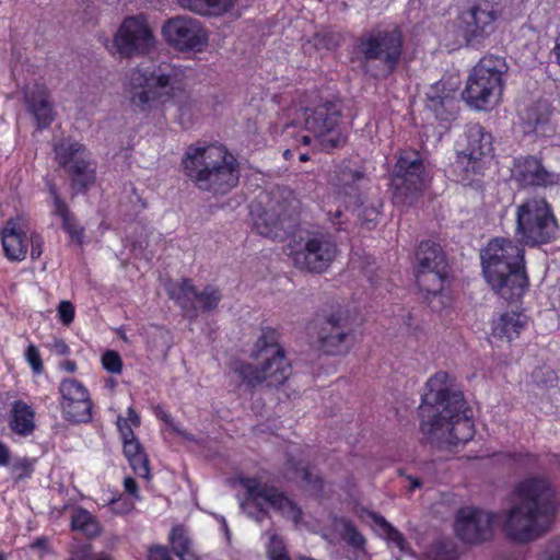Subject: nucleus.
<instances>
[{
  "label": "nucleus",
  "instance_id": "obj_1",
  "mask_svg": "<svg viewBox=\"0 0 560 560\" xmlns=\"http://www.w3.org/2000/svg\"><path fill=\"white\" fill-rule=\"evenodd\" d=\"M420 406V431L438 448H451L470 441L475 434L467 404L460 392L452 389L448 373L439 371L425 386Z\"/></svg>",
  "mask_w": 560,
  "mask_h": 560
},
{
  "label": "nucleus",
  "instance_id": "obj_2",
  "mask_svg": "<svg viewBox=\"0 0 560 560\" xmlns=\"http://www.w3.org/2000/svg\"><path fill=\"white\" fill-rule=\"evenodd\" d=\"M515 502L501 513L500 526L517 542H528L545 535L553 522L556 493L545 477H527L514 487Z\"/></svg>",
  "mask_w": 560,
  "mask_h": 560
},
{
  "label": "nucleus",
  "instance_id": "obj_3",
  "mask_svg": "<svg viewBox=\"0 0 560 560\" xmlns=\"http://www.w3.org/2000/svg\"><path fill=\"white\" fill-rule=\"evenodd\" d=\"M182 164L187 178L202 191L224 195L240 179L236 159L221 144H191L186 149Z\"/></svg>",
  "mask_w": 560,
  "mask_h": 560
},
{
  "label": "nucleus",
  "instance_id": "obj_4",
  "mask_svg": "<svg viewBox=\"0 0 560 560\" xmlns=\"http://www.w3.org/2000/svg\"><path fill=\"white\" fill-rule=\"evenodd\" d=\"M480 256L491 288L506 301L521 299L528 287L524 248L508 238H493Z\"/></svg>",
  "mask_w": 560,
  "mask_h": 560
},
{
  "label": "nucleus",
  "instance_id": "obj_5",
  "mask_svg": "<svg viewBox=\"0 0 560 560\" xmlns=\"http://www.w3.org/2000/svg\"><path fill=\"white\" fill-rule=\"evenodd\" d=\"M292 364L280 343V334L261 327L254 334L247 360V387L278 389L290 378Z\"/></svg>",
  "mask_w": 560,
  "mask_h": 560
},
{
  "label": "nucleus",
  "instance_id": "obj_6",
  "mask_svg": "<svg viewBox=\"0 0 560 560\" xmlns=\"http://www.w3.org/2000/svg\"><path fill=\"white\" fill-rule=\"evenodd\" d=\"M301 210V201L288 187L261 190L250 205L254 229L264 236L279 238Z\"/></svg>",
  "mask_w": 560,
  "mask_h": 560
},
{
  "label": "nucleus",
  "instance_id": "obj_7",
  "mask_svg": "<svg viewBox=\"0 0 560 560\" xmlns=\"http://www.w3.org/2000/svg\"><path fill=\"white\" fill-rule=\"evenodd\" d=\"M124 86L126 98L140 113L158 109L174 96L171 75L140 67L128 72Z\"/></svg>",
  "mask_w": 560,
  "mask_h": 560
},
{
  "label": "nucleus",
  "instance_id": "obj_8",
  "mask_svg": "<svg viewBox=\"0 0 560 560\" xmlns=\"http://www.w3.org/2000/svg\"><path fill=\"white\" fill-rule=\"evenodd\" d=\"M508 65L503 57L486 56L474 67L463 92L465 101L482 110L495 105L503 90V74Z\"/></svg>",
  "mask_w": 560,
  "mask_h": 560
},
{
  "label": "nucleus",
  "instance_id": "obj_9",
  "mask_svg": "<svg viewBox=\"0 0 560 560\" xmlns=\"http://www.w3.org/2000/svg\"><path fill=\"white\" fill-rule=\"evenodd\" d=\"M558 224L549 203L544 198H529L517 206V240L527 245L548 243L556 237Z\"/></svg>",
  "mask_w": 560,
  "mask_h": 560
},
{
  "label": "nucleus",
  "instance_id": "obj_10",
  "mask_svg": "<svg viewBox=\"0 0 560 560\" xmlns=\"http://www.w3.org/2000/svg\"><path fill=\"white\" fill-rule=\"evenodd\" d=\"M302 117L305 131L313 135L315 145L320 150L329 152L346 144L348 137L338 104L325 102L314 108H304Z\"/></svg>",
  "mask_w": 560,
  "mask_h": 560
},
{
  "label": "nucleus",
  "instance_id": "obj_11",
  "mask_svg": "<svg viewBox=\"0 0 560 560\" xmlns=\"http://www.w3.org/2000/svg\"><path fill=\"white\" fill-rule=\"evenodd\" d=\"M290 248L289 256L294 267L313 273L326 271L338 254L332 235L325 232L307 233Z\"/></svg>",
  "mask_w": 560,
  "mask_h": 560
},
{
  "label": "nucleus",
  "instance_id": "obj_12",
  "mask_svg": "<svg viewBox=\"0 0 560 560\" xmlns=\"http://www.w3.org/2000/svg\"><path fill=\"white\" fill-rule=\"evenodd\" d=\"M427 174L418 151L400 152L392 174L393 198L398 205L409 202L425 186Z\"/></svg>",
  "mask_w": 560,
  "mask_h": 560
},
{
  "label": "nucleus",
  "instance_id": "obj_13",
  "mask_svg": "<svg viewBox=\"0 0 560 560\" xmlns=\"http://www.w3.org/2000/svg\"><path fill=\"white\" fill-rule=\"evenodd\" d=\"M55 159L71 177V186L84 190L95 180V172L85 147L71 139L55 144Z\"/></svg>",
  "mask_w": 560,
  "mask_h": 560
},
{
  "label": "nucleus",
  "instance_id": "obj_14",
  "mask_svg": "<svg viewBox=\"0 0 560 560\" xmlns=\"http://www.w3.org/2000/svg\"><path fill=\"white\" fill-rule=\"evenodd\" d=\"M500 514L476 506L460 508L454 521V530L458 539L466 544H480L493 535V524H500Z\"/></svg>",
  "mask_w": 560,
  "mask_h": 560
},
{
  "label": "nucleus",
  "instance_id": "obj_15",
  "mask_svg": "<svg viewBox=\"0 0 560 560\" xmlns=\"http://www.w3.org/2000/svg\"><path fill=\"white\" fill-rule=\"evenodd\" d=\"M359 50L368 61L381 60L385 72L390 74L402 52L401 35L396 30L372 32L360 39Z\"/></svg>",
  "mask_w": 560,
  "mask_h": 560
},
{
  "label": "nucleus",
  "instance_id": "obj_16",
  "mask_svg": "<svg viewBox=\"0 0 560 560\" xmlns=\"http://www.w3.org/2000/svg\"><path fill=\"white\" fill-rule=\"evenodd\" d=\"M154 43L152 30L141 15L127 18L114 37L117 51L125 58L148 54Z\"/></svg>",
  "mask_w": 560,
  "mask_h": 560
},
{
  "label": "nucleus",
  "instance_id": "obj_17",
  "mask_svg": "<svg viewBox=\"0 0 560 560\" xmlns=\"http://www.w3.org/2000/svg\"><path fill=\"white\" fill-rule=\"evenodd\" d=\"M315 328L316 345L323 352L337 355L349 350L353 329L346 314H330L320 319Z\"/></svg>",
  "mask_w": 560,
  "mask_h": 560
},
{
  "label": "nucleus",
  "instance_id": "obj_18",
  "mask_svg": "<svg viewBox=\"0 0 560 560\" xmlns=\"http://www.w3.org/2000/svg\"><path fill=\"white\" fill-rule=\"evenodd\" d=\"M501 13L502 7L498 0H474L460 15L466 40L470 43L491 34Z\"/></svg>",
  "mask_w": 560,
  "mask_h": 560
},
{
  "label": "nucleus",
  "instance_id": "obj_19",
  "mask_svg": "<svg viewBox=\"0 0 560 560\" xmlns=\"http://www.w3.org/2000/svg\"><path fill=\"white\" fill-rule=\"evenodd\" d=\"M162 34L171 46L180 51L200 50L208 43L201 23L186 15L168 19L162 27Z\"/></svg>",
  "mask_w": 560,
  "mask_h": 560
},
{
  "label": "nucleus",
  "instance_id": "obj_20",
  "mask_svg": "<svg viewBox=\"0 0 560 560\" xmlns=\"http://www.w3.org/2000/svg\"><path fill=\"white\" fill-rule=\"evenodd\" d=\"M247 510L255 505L260 512H265L268 508H272L282 513L285 517L298 523L302 512L300 508L289 498L279 493L275 488L261 485L255 479L247 478Z\"/></svg>",
  "mask_w": 560,
  "mask_h": 560
},
{
  "label": "nucleus",
  "instance_id": "obj_21",
  "mask_svg": "<svg viewBox=\"0 0 560 560\" xmlns=\"http://www.w3.org/2000/svg\"><path fill=\"white\" fill-rule=\"evenodd\" d=\"M512 174L522 186L549 187L560 183V165L544 164L535 156L516 160Z\"/></svg>",
  "mask_w": 560,
  "mask_h": 560
},
{
  "label": "nucleus",
  "instance_id": "obj_22",
  "mask_svg": "<svg viewBox=\"0 0 560 560\" xmlns=\"http://www.w3.org/2000/svg\"><path fill=\"white\" fill-rule=\"evenodd\" d=\"M171 296L189 316H195L198 308L205 312L217 308L221 300V293L217 288L207 285L202 291H198L188 279H184Z\"/></svg>",
  "mask_w": 560,
  "mask_h": 560
},
{
  "label": "nucleus",
  "instance_id": "obj_23",
  "mask_svg": "<svg viewBox=\"0 0 560 560\" xmlns=\"http://www.w3.org/2000/svg\"><path fill=\"white\" fill-rule=\"evenodd\" d=\"M5 257L11 261L25 259L28 248L27 224L22 218H10L0 231Z\"/></svg>",
  "mask_w": 560,
  "mask_h": 560
},
{
  "label": "nucleus",
  "instance_id": "obj_24",
  "mask_svg": "<svg viewBox=\"0 0 560 560\" xmlns=\"http://www.w3.org/2000/svg\"><path fill=\"white\" fill-rule=\"evenodd\" d=\"M552 108L547 101H538L528 106L522 115V129L524 133L537 137H550L555 132L551 121Z\"/></svg>",
  "mask_w": 560,
  "mask_h": 560
},
{
  "label": "nucleus",
  "instance_id": "obj_25",
  "mask_svg": "<svg viewBox=\"0 0 560 560\" xmlns=\"http://www.w3.org/2000/svg\"><path fill=\"white\" fill-rule=\"evenodd\" d=\"M24 98L27 110L34 116L37 127L47 128L55 118L48 90L44 85L35 84L26 90Z\"/></svg>",
  "mask_w": 560,
  "mask_h": 560
},
{
  "label": "nucleus",
  "instance_id": "obj_26",
  "mask_svg": "<svg viewBox=\"0 0 560 560\" xmlns=\"http://www.w3.org/2000/svg\"><path fill=\"white\" fill-rule=\"evenodd\" d=\"M458 145L460 154L469 161H478L491 151V136L480 125L474 124L467 127Z\"/></svg>",
  "mask_w": 560,
  "mask_h": 560
},
{
  "label": "nucleus",
  "instance_id": "obj_27",
  "mask_svg": "<svg viewBox=\"0 0 560 560\" xmlns=\"http://www.w3.org/2000/svg\"><path fill=\"white\" fill-rule=\"evenodd\" d=\"M527 325V317L517 312H506L492 323V336L499 340L511 342L520 337Z\"/></svg>",
  "mask_w": 560,
  "mask_h": 560
},
{
  "label": "nucleus",
  "instance_id": "obj_28",
  "mask_svg": "<svg viewBox=\"0 0 560 560\" xmlns=\"http://www.w3.org/2000/svg\"><path fill=\"white\" fill-rule=\"evenodd\" d=\"M443 84L432 85L427 93V107L434 113L436 118L447 120L456 110L454 94L445 92Z\"/></svg>",
  "mask_w": 560,
  "mask_h": 560
},
{
  "label": "nucleus",
  "instance_id": "obj_29",
  "mask_svg": "<svg viewBox=\"0 0 560 560\" xmlns=\"http://www.w3.org/2000/svg\"><path fill=\"white\" fill-rule=\"evenodd\" d=\"M417 271L446 270L447 262L442 247L431 241L422 242L416 254Z\"/></svg>",
  "mask_w": 560,
  "mask_h": 560
},
{
  "label": "nucleus",
  "instance_id": "obj_30",
  "mask_svg": "<svg viewBox=\"0 0 560 560\" xmlns=\"http://www.w3.org/2000/svg\"><path fill=\"white\" fill-rule=\"evenodd\" d=\"M178 5L201 16H220L232 9L234 0H176Z\"/></svg>",
  "mask_w": 560,
  "mask_h": 560
},
{
  "label": "nucleus",
  "instance_id": "obj_31",
  "mask_svg": "<svg viewBox=\"0 0 560 560\" xmlns=\"http://www.w3.org/2000/svg\"><path fill=\"white\" fill-rule=\"evenodd\" d=\"M10 428L14 433L23 436L33 433L35 422L32 407L22 400H15L11 408Z\"/></svg>",
  "mask_w": 560,
  "mask_h": 560
},
{
  "label": "nucleus",
  "instance_id": "obj_32",
  "mask_svg": "<svg viewBox=\"0 0 560 560\" xmlns=\"http://www.w3.org/2000/svg\"><path fill=\"white\" fill-rule=\"evenodd\" d=\"M364 173L359 168H352L348 164L341 163L336 166L330 182L334 186L348 194L357 182L363 179Z\"/></svg>",
  "mask_w": 560,
  "mask_h": 560
},
{
  "label": "nucleus",
  "instance_id": "obj_33",
  "mask_svg": "<svg viewBox=\"0 0 560 560\" xmlns=\"http://www.w3.org/2000/svg\"><path fill=\"white\" fill-rule=\"evenodd\" d=\"M62 411L68 421L74 423L89 422L92 419V401L88 397L83 400L62 402Z\"/></svg>",
  "mask_w": 560,
  "mask_h": 560
},
{
  "label": "nucleus",
  "instance_id": "obj_34",
  "mask_svg": "<svg viewBox=\"0 0 560 560\" xmlns=\"http://www.w3.org/2000/svg\"><path fill=\"white\" fill-rule=\"evenodd\" d=\"M417 284L428 294H438L443 290L446 270L417 271Z\"/></svg>",
  "mask_w": 560,
  "mask_h": 560
},
{
  "label": "nucleus",
  "instance_id": "obj_35",
  "mask_svg": "<svg viewBox=\"0 0 560 560\" xmlns=\"http://www.w3.org/2000/svg\"><path fill=\"white\" fill-rule=\"evenodd\" d=\"M371 520L380 528L381 535L388 542H392L399 550H405L406 539L404 535L394 527L384 516L377 513H371Z\"/></svg>",
  "mask_w": 560,
  "mask_h": 560
},
{
  "label": "nucleus",
  "instance_id": "obj_36",
  "mask_svg": "<svg viewBox=\"0 0 560 560\" xmlns=\"http://www.w3.org/2000/svg\"><path fill=\"white\" fill-rule=\"evenodd\" d=\"M71 526L88 537H95L101 533V526L94 515L86 510H78L71 517Z\"/></svg>",
  "mask_w": 560,
  "mask_h": 560
},
{
  "label": "nucleus",
  "instance_id": "obj_37",
  "mask_svg": "<svg viewBox=\"0 0 560 560\" xmlns=\"http://www.w3.org/2000/svg\"><path fill=\"white\" fill-rule=\"evenodd\" d=\"M341 529L340 536L341 538L352 548L358 549L362 552H365L366 539L365 537L358 530L355 525L348 521L341 520L340 522Z\"/></svg>",
  "mask_w": 560,
  "mask_h": 560
},
{
  "label": "nucleus",
  "instance_id": "obj_38",
  "mask_svg": "<svg viewBox=\"0 0 560 560\" xmlns=\"http://www.w3.org/2000/svg\"><path fill=\"white\" fill-rule=\"evenodd\" d=\"M60 393L62 402L83 400L89 397L86 388L74 378L63 381L60 384Z\"/></svg>",
  "mask_w": 560,
  "mask_h": 560
},
{
  "label": "nucleus",
  "instance_id": "obj_39",
  "mask_svg": "<svg viewBox=\"0 0 560 560\" xmlns=\"http://www.w3.org/2000/svg\"><path fill=\"white\" fill-rule=\"evenodd\" d=\"M427 560H455L456 552L451 542L436 541L425 551Z\"/></svg>",
  "mask_w": 560,
  "mask_h": 560
},
{
  "label": "nucleus",
  "instance_id": "obj_40",
  "mask_svg": "<svg viewBox=\"0 0 560 560\" xmlns=\"http://www.w3.org/2000/svg\"><path fill=\"white\" fill-rule=\"evenodd\" d=\"M55 214L62 219V226L70 235V237L81 244L83 237V229L79 226L68 206L65 207V211L57 210L55 211Z\"/></svg>",
  "mask_w": 560,
  "mask_h": 560
},
{
  "label": "nucleus",
  "instance_id": "obj_41",
  "mask_svg": "<svg viewBox=\"0 0 560 560\" xmlns=\"http://www.w3.org/2000/svg\"><path fill=\"white\" fill-rule=\"evenodd\" d=\"M290 467L294 470L296 478H301V480L304 481L311 490L314 492L322 491V480L317 474L306 466L295 467L293 463H290Z\"/></svg>",
  "mask_w": 560,
  "mask_h": 560
},
{
  "label": "nucleus",
  "instance_id": "obj_42",
  "mask_svg": "<svg viewBox=\"0 0 560 560\" xmlns=\"http://www.w3.org/2000/svg\"><path fill=\"white\" fill-rule=\"evenodd\" d=\"M133 472L147 480L151 479L149 458L145 453L127 458Z\"/></svg>",
  "mask_w": 560,
  "mask_h": 560
},
{
  "label": "nucleus",
  "instance_id": "obj_43",
  "mask_svg": "<svg viewBox=\"0 0 560 560\" xmlns=\"http://www.w3.org/2000/svg\"><path fill=\"white\" fill-rule=\"evenodd\" d=\"M102 364L104 369L113 374H120L122 371V361L118 352L107 350L102 355Z\"/></svg>",
  "mask_w": 560,
  "mask_h": 560
},
{
  "label": "nucleus",
  "instance_id": "obj_44",
  "mask_svg": "<svg viewBox=\"0 0 560 560\" xmlns=\"http://www.w3.org/2000/svg\"><path fill=\"white\" fill-rule=\"evenodd\" d=\"M268 555L270 560H291L287 553L283 540L272 535L268 544Z\"/></svg>",
  "mask_w": 560,
  "mask_h": 560
},
{
  "label": "nucleus",
  "instance_id": "obj_45",
  "mask_svg": "<svg viewBox=\"0 0 560 560\" xmlns=\"http://www.w3.org/2000/svg\"><path fill=\"white\" fill-rule=\"evenodd\" d=\"M171 541L175 553L183 552V550L190 548V540L186 536L183 527L177 526L173 528Z\"/></svg>",
  "mask_w": 560,
  "mask_h": 560
},
{
  "label": "nucleus",
  "instance_id": "obj_46",
  "mask_svg": "<svg viewBox=\"0 0 560 560\" xmlns=\"http://www.w3.org/2000/svg\"><path fill=\"white\" fill-rule=\"evenodd\" d=\"M12 471L16 480L26 478L33 471L32 463L26 458L18 459L12 464Z\"/></svg>",
  "mask_w": 560,
  "mask_h": 560
},
{
  "label": "nucleus",
  "instance_id": "obj_47",
  "mask_svg": "<svg viewBox=\"0 0 560 560\" xmlns=\"http://www.w3.org/2000/svg\"><path fill=\"white\" fill-rule=\"evenodd\" d=\"M25 357L35 373L38 374L43 371V361L38 349L34 345L27 347Z\"/></svg>",
  "mask_w": 560,
  "mask_h": 560
},
{
  "label": "nucleus",
  "instance_id": "obj_48",
  "mask_svg": "<svg viewBox=\"0 0 560 560\" xmlns=\"http://www.w3.org/2000/svg\"><path fill=\"white\" fill-rule=\"evenodd\" d=\"M58 314L63 325H69L74 318V307L69 301H61L58 305Z\"/></svg>",
  "mask_w": 560,
  "mask_h": 560
},
{
  "label": "nucleus",
  "instance_id": "obj_49",
  "mask_svg": "<svg viewBox=\"0 0 560 560\" xmlns=\"http://www.w3.org/2000/svg\"><path fill=\"white\" fill-rule=\"evenodd\" d=\"M538 560H560V540H551Z\"/></svg>",
  "mask_w": 560,
  "mask_h": 560
},
{
  "label": "nucleus",
  "instance_id": "obj_50",
  "mask_svg": "<svg viewBox=\"0 0 560 560\" xmlns=\"http://www.w3.org/2000/svg\"><path fill=\"white\" fill-rule=\"evenodd\" d=\"M144 453V450L138 439H130L124 442V454L127 458Z\"/></svg>",
  "mask_w": 560,
  "mask_h": 560
},
{
  "label": "nucleus",
  "instance_id": "obj_51",
  "mask_svg": "<svg viewBox=\"0 0 560 560\" xmlns=\"http://www.w3.org/2000/svg\"><path fill=\"white\" fill-rule=\"evenodd\" d=\"M28 244H31V246H32V248H31V258L33 260L39 258L42 253H43V250H42L43 240L39 236V234H37L36 232H32L28 235Z\"/></svg>",
  "mask_w": 560,
  "mask_h": 560
},
{
  "label": "nucleus",
  "instance_id": "obj_52",
  "mask_svg": "<svg viewBox=\"0 0 560 560\" xmlns=\"http://www.w3.org/2000/svg\"><path fill=\"white\" fill-rule=\"evenodd\" d=\"M47 187H48V191H49L50 196L52 197L54 212L57 211V210L65 211V207H67V205L59 197V194H58L56 185L52 182L48 180L47 182Z\"/></svg>",
  "mask_w": 560,
  "mask_h": 560
},
{
  "label": "nucleus",
  "instance_id": "obj_53",
  "mask_svg": "<svg viewBox=\"0 0 560 560\" xmlns=\"http://www.w3.org/2000/svg\"><path fill=\"white\" fill-rule=\"evenodd\" d=\"M171 556L166 547L154 546L149 550L148 560H170Z\"/></svg>",
  "mask_w": 560,
  "mask_h": 560
},
{
  "label": "nucleus",
  "instance_id": "obj_54",
  "mask_svg": "<svg viewBox=\"0 0 560 560\" xmlns=\"http://www.w3.org/2000/svg\"><path fill=\"white\" fill-rule=\"evenodd\" d=\"M68 560H93L91 546L85 545L77 548Z\"/></svg>",
  "mask_w": 560,
  "mask_h": 560
},
{
  "label": "nucleus",
  "instance_id": "obj_55",
  "mask_svg": "<svg viewBox=\"0 0 560 560\" xmlns=\"http://www.w3.org/2000/svg\"><path fill=\"white\" fill-rule=\"evenodd\" d=\"M231 371L237 377L236 382L242 384L245 382V365L241 361L231 363Z\"/></svg>",
  "mask_w": 560,
  "mask_h": 560
},
{
  "label": "nucleus",
  "instance_id": "obj_56",
  "mask_svg": "<svg viewBox=\"0 0 560 560\" xmlns=\"http://www.w3.org/2000/svg\"><path fill=\"white\" fill-rule=\"evenodd\" d=\"M156 415L160 419H162L170 428H172V430H174L175 432L179 433L180 435L183 436H186L173 422V419L172 417L166 413L164 410L162 409H158L156 411Z\"/></svg>",
  "mask_w": 560,
  "mask_h": 560
},
{
  "label": "nucleus",
  "instance_id": "obj_57",
  "mask_svg": "<svg viewBox=\"0 0 560 560\" xmlns=\"http://www.w3.org/2000/svg\"><path fill=\"white\" fill-rule=\"evenodd\" d=\"M125 490L131 495L138 498V485L131 477H127L124 480Z\"/></svg>",
  "mask_w": 560,
  "mask_h": 560
},
{
  "label": "nucleus",
  "instance_id": "obj_58",
  "mask_svg": "<svg viewBox=\"0 0 560 560\" xmlns=\"http://www.w3.org/2000/svg\"><path fill=\"white\" fill-rule=\"evenodd\" d=\"M52 348L54 351L59 355H66L69 353V347L61 339L55 340Z\"/></svg>",
  "mask_w": 560,
  "mask_h": 560
},
{
  "label": "nucleus",
  "instance_id": "obj_59",
  "mask_svg": "<svg viewBox=\"0 0 560 560\" xmlns=\"http://www.w3.org/2000/svg\"><path fill=\"white\" fill-rule=\"evenodd\" d=\"M128 422L132 425L138 428L140 425V417L136 412V410L131 407L128 408L127 411V418Z\"/></svg>",
  "mask_w": 560,
  "mask_h": 560
},
{
  "label": "nucleus",
  "instance_id": "obj_60",
  "mask_svg": "<svg viewBox=\"0 0 560 560\" xmlns=\"http://www.w3.org/2000/svg\"><path fill=\"white\" fill-rule=\"evenodd\" d=\"M48 540L46 537H39L31 544L32 549L47 550Z\"/></svg>",
  "mask_w": 560,
  "mask_h": 560
},
{
  "label": "nucleus",
  "instance_id": "obj_61",
  "mask_svg": "<svg viewBox=\"0 0 560 560\" xmlns=\"http://www.w3.org/2000/svg\"><path fill=\"white\" fill-rule=\"evenodd\" d=\"M176 556L180 560H198L197 556L190 550V548L183 550V552H177Z\"/></svg>",
  "mask_w": 560,
  "mask_h": 560
},
{
  "label": "nucleus",
  "instance_id": "obj_62",
  "mask_svg": "<svg viewBox=\"0 0 560 560\" xmlns=\"http://www.w3.org/2000/svg\"><path fill=\"white\" fill-rule=\"evenodd\" d=\"M9 463V451L0 443V465H7Z\"/></svg>",
  "mask_w": 560,
  "mask_h": 560
},
{
  "label": "nucleus",
  "instance_id": "obj_63",
  "mask_svg": "<svg viewBox=\"0 0 560 560\" xmlns=\"http://www.w3.org/2000/svg\"><path fill=\"white\" fill-rule=\"evenodd\" d=\"M120 434H121V438H122V441H128L130 439H136V435L133 433V430L131 428V425H129L128 428H125V429H121V431H119Z\"/></svg>",
  "mask_w": 560,
  "mask_h": 560
},
{
  "label": "nucleus",
  "instance_id": "obj_64",
  "mask_svg": "<svg viewBox=\"0 0 560 560\" xmlns=\"http://www.w3.org/2000/svg\"><path fill=\"white\" fill-rule=\"evenodd\" d=\"M553 50H555L557 62L560 66V34L556 37V45H555Z\"/></svg>",
  "mask_w": 560,
  "mask_h": 560
}]
</instances>
